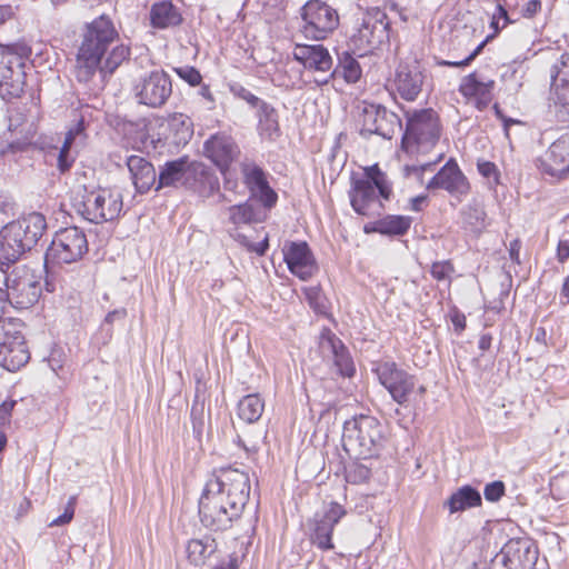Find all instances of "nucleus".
<instances>
[{
    "instance_id": "f257e3e1",
    "label": "nucleus",
    "mask_w": 569,
    "mask_h": 569,
    "mask_svg": "<svg viewBox=\"0 0 569 569\" xmlns=\"http://www.w3.org/2000/svg\"><path fill=\"white\" fill-rule=\"evenodd\" d=\"M248 473L236 468H222L207 482L199 500L202 525L211 530H223L238 519L250 495Z\"/></svg>"
},
{
    "instance_id": "f03ea898",
    "label": "nucleus",
    "mask_w": 569,
    "mask_h": 569,
    "mask_svg": "<svg viewBox=\"0 0 569 569\" xmlns=\"http://www.w3.org/2000/svg\"><path fill=\"white\" fill-rule=\"evenodd\" d=\"M118 37L112 21L104 14L86 26L74 64V76L79 82L88 83L98 72L111 74L129 58L128 46H112Z\"/></svg>"
},
{
    "instance_id": "7ed1b4c3",
    "label": "nucleus",
    "mask_w": 569,
    "mask_h": 569,
    "mask_svg": "<svg viewBox=\"0 0 569 569\" xmlns=\"http://www.w3.org/2000/svg\"><path fill=\"white\" fill-rule=\"evenodd\" d=\"M406 118L407 124L402 137V149L418 163L406 164L403 171L407 177H415L420 180L425 171L431 170L432 166L442 159L443 153L440 152L433 161L422 160L439 141L441 126L433 109H409L406 112Z\"/></svg>"
},
{
    "instance_id": "20e7f679",
    "label": "nucleus",
    "mask_w": 569,
    "mask_h": 569,
    "mask_svg": "<svg viewBox=\"0 0 569 569\" xmlns=\"http://www.w3.org/2000/svg\"><path fill=\"white\" fill-rule=\"evenodd\" d=\"M386 440L385 428L373 416L359 415L343 425L342 446L356 459L377 457Z\"/></svg>"
},
{
    "instance_id": "39448f33",
    "label": "nucleus",
    "mask_w": 569,
    "mask_h": 569,
    "mask_svg": "<svg viewBox=\"0 0 569 569\" xmlns=\"http://www.w3.org/2000/svg\"><path fill=\"white\" fill-rule=\"evenodd\" d=\"M391 186L378 164L363 168L362 174L351 177L349 198L352 209L361 216H372L382 209L381 199L388 200Z\"/></svg>"
},
{
    "instance_id": "423d86ee",
    "label": "nucleus",
    "mask_w": 569,
    "mask_h": 569,
    "mask_svg": "<svg viewBox=\"0 0 569 569\" xmlns=\"http://www.w3.org/2000/svg\"><path fill=\"white\" fill-rule=\"evenodd\" d=\"M72 208L83 219L92 223H103L119 218L122 208V194L111 188L86 187L78 189L71 199Z\"/></svg>"
},
{
    "instance_id": "0eeeda50",
    "label": "nucleus",
    "mask_w": 569,
    "mask_h": 569,
    "mask_svg": "<svg viewBox=\"0 0 569 569\" xmlns=\"http://www.w3.org/2000/svg\"><path fill=\"white\" fill-rule=\"evenodd\" d=\"M31 49L26 43L7 46L0 52V97L10 103L19 98L24 83V61Z\"/></svg>"
},
{
    "instance_id": "6e6552de",
    "label": "nucleus",
    "mask_w": 569,
    "mask_h": 569,
    "mask_svg": "<svg viewBox=\"0 0 569 569\" xmlns=\"http://www.w3.org/2000/svg\"><path fill=\"white\" fill-rule=\"evenodd\" d=\"M0 283L8 292V303L18 309L30 308L41 295L39 277L24 266L10 271L0 268Z\"/></svg>"
},
{
    "instance_id": "1a4fd4ad",
    "label": "nucleus",
    "mask_w": 569,
    "mask_h": 569,
    "mask_svg": "<svg viewBox=\"0 0 569 569\" xmlns=\"http://www.w3.org/2000/svg\"><path fill=\"white\" fill-rule=\"evenodd\" d=\"M88 251L84 232L78 227H68L56 232L44 254L46 267L70 264L80 260Z\"/></svg>"
},
{
    "instance_id": "9d476101",
    "label": "nucleus",
    "mask_w": 569,
    "mask_h": 569,
    "mask_svg": "<svg viewBox=\"0 0 569 569\" xmlns=\"http://www.w3.org/2000/svg\"><path fill=\"white\" fill-rule=\"evenodd\" d=\"M29 358L22 323L12 318L0 321V366L13 372L23 367Z\"/></svg>"
},
{
    "instance_id": "9b49d317",
    "label": "nucleus",
    "mask_w": 569,
    "mask_h": 569,
    "mask_svg": "<svg viewBox=\"0 0 569 569\" xmlns=\"http://www.w3.org/2000/svg\"><path fill=\"white\" fill-rule=\"evenodd\" d=\"M301 32L306 38L321 40L339 24L338 12L320 0H309L300 10Z\"/></svg>"
},
{
    "instance_id": "f8f14e48",
    "label": "nucleus",
    "mask_w": 569,
    "mask_h": 569,
    "mask_svg": "<svg viewBox=\"0 0 569 569\" xmlns=\"http://www.w3.org/2000/svg\"><path fill=\"white\" fill-rule=\"evenodd\" d=\"M375 371L379 382L389 391L397 403L402 406L409 401L417 386L416 378L412 375L389 361L379 363Z\"/></svg>"
},
{
    "instance_id": "ddd939ff",
    "label": "nucleus",
    "mask_w": 569,
    "mask_h": 569,
    "mask_svg": "<svg viewBox=\"0 0 569 569\" xmlns=\"http://www.w3.org/2000/svg\"><path fill=\"white\" fill-rule=\"evenodd\" d=\"M346 515V509L338 502H330L322 513H316L310 522V540L321 550L333 549L331 540L335 526Z\"/></svg>"
},
{
    "instance_id": "4468645a",
    "label": "nucleus",
    "mask_w": 569,
    "mask_h": 569,
    "mask_svg": "<svg viewBox=\"0 0 569 569\" xmlns=\"http://www.w3.org/2000/svg\"><path fill=\"white\" fill-rule=\"evenodd\" d=\"M539 170L558 180L569 176V130L553 141L538 160Z\"/></svg>"
},
{
    "instance_id": "2eb2a0df",
    "label": "nucleus",
    "mask_w": 569,
    "mask_h": 569,
    "mask_svg": "<svg viewBox=\"0 0 569 569\" xmlns=\"http://www.w3.org/2000/svg\"><path fill=\"white\" fill-rule=\"evenodd\" d=\"M288 269L301 280H308L317 271L316 259L305 241H287L282 247Z\"/></svg>"
},
{
    "instance_id": "dca6fc26",
    "label": "nucleus",
    "mask_w": 569,
    "mask_h": 569,
    "mask_svg": "<svg viewBox=\"0 0 569 569\" xmlns=\"http://www.w3.org/2000/svg\"><path fill=\"white\" fill-rule=\"evenodd\" d=\"M203 149L206 157L219 168L227 179L231 163L240 154L234 140L226 133L213 134L204 142Z\"/></svg>"
},
{
    "instance_id": "f3484780",
    "label": "nucleus",
    "mask_w": 569,
    "mask_h": 569,
    "mask_svg": "<svg viewBox=\"0 0 569 569\" xmlns=\"http://www.w3.org/2000/svg\"><path fill=\"white\" fill-rule=\"evenodd\" d=\"M428 189H443L455 197L466 196L470 184L459 169L457 162L450 159L431 180L427 183Z\"/></svg>"
},
{
    "instance_id": "a211bd4d",
    "label": "nucleus",
    "mask_w": 569,
    "mask_h": 569,
    "mask_svg": "<svg viewBox=\"0 0 569 569\" xmlns=\"http://www.w3.org/2000/svg\"><path fill=\"white\" fill-rule=\"evenodd\" d=\"M500 557L508 569H533L538 551L528 540L512 539L503 546Z\"/></svg>"
},
{
    "instance_id": "6ab92c4d",
    "label": "nucleus",
    "mask_w": 569,
    "mask_h": 569,
    "mask_svg": "<svg viewBox=\"0 0 569 569\" xmlns=\"http://www.w3.org/2000/svg\"><path fill=\"white\" fill-rule=\"evenodd\" d=\"M363 129L385 139H391L401 131L402 122L400 116L391 109H363Z\"/></svg>"
},
{
    "instance_id": "aec40b11",
    "label": "nucleus",
    "mask_w": 569,
    "mask_h": 569,
    "mask_svg": "<svg viewBox=\"0 0 569 569\" xmlns=\"http://www.w3.org/2000/svg\"><path fill=\"white\" fill-rule=\"evenodd\" d=\"M171 94V80L163 71H153L143 80L137 96L139 103L161 107Z\"/></svg>"
},
{
    "instance_id": "412c9836",
    "label": "nucleus",
    "mask_w": 569,
    "mask_h": 569,
    "mask_svg": "<svg viewBox=\"0 0 569 569\" xmlns=\"http://www.w3.org/2000/svg\"><path fill=\"white\" fill-rule=\"evenodd\" d=\"M241 171L246 186L252 196L267 208H272L277 200V193L270 188L263 170L253 162L244 161L241 163Z\"/></svg>"
},
{
    "instance_id": "4be33fe9",
    "label": "nucleus",
    "mask_w": 569,
    "mask_h": 569,
    "mask_svg": "<svg viewBox=\"0 0 569 569\" xmlns=\"http://www.w3.org/2000/svg\"><path fill=\"white\" fill-rule=\"evenodd\" d=\"M389 21L387 16L380 11L365 17L361 27L358 30L357 41L360 44L375 48L388 39Z\"/></svg>"
},
{
    "instance_id": "5701e85b",
    "label": "nucleus",
    "mask_w": 569,
    "mask_h": 569,
    "mask_svg": "<svg viewBox=\"0 0 569 569\" xmlns=\"http://www.w3.org/2000/svg\"><path fill=\"white\" fill-rule=\"evenodd\" d=\"M193 162L188 157L166 162L159 170V180L157 190L166 187L178 188L184 186L193 174Z\"/></svg>"
},
{
    "instance_id": "b1692460",
    "label": "nucleus",
    "mask_w": 569,
    "mask_h": 569,
    "mask_svg": "<svg viewBox=\"0 0 569 569\" xmlns=\"http://www.w3.org/2000/svg\"><path fill=\"white\" fill-rule=\"evenodd\" d=\"M319 346L325 356L332 358L335 366L342 376L351 377L353 375V362L340 339L326 330L321 333Z\"/></svg>"
},
{
    "instance_id": "393cba45",
    "label": "nucleus",
    "mask_w": 569,
    "mask_h": 569,
    "mask_svg": "<svg viewBox=\"0 0 569 569\" xmlns=\"http://www.w3.org/2000/svg\"><path fill=\"white\" fill-rule=\"evenodd\" d=\"M293 58L307 69L329 71L332 68V58L321 44H297L293 49Z\"/></svg>"
},
{
    "instance_id": "a878e982",
    "label": "nucleus",
    "mask_w": 569,
    "mask_h": 569,
    "mask_svg": "<svg viewBox=\"0 0 569 569\" xmlns=\"http://www.w3.org/2000/svg\"><path fill=\"white\" fill-rule=\"evenodd\" d=\"M10 224L30 250L38 243L47 229L46 218L39 212H31L10 222Z\"/></svg>"
},
{
    "instance_id": "bb28decb",
    "label": "nucleus",
    "mask_w": 569,
    "mask_h": 569,
    "mask_svg": "<svg viewBox=\"0 0 569 569\" xmlns=\"http://www.w3.org/2000/svg\"><path fill=\"white\" fill-rule=\"evenodd\" d=\"M30 250L20 238L14 228L8 223L0 231V266L17 261L26 251Z\"/></svg>"
},
{
    "instance_id": "cd10ccee",
    "label": "nucleus",
    "mask_w": 569,
    "mask_h": 569,
    "mask_svg": "<svg viewBox=\"0 0 569 569\" xmlns=\"http://www.w3.org/2000/svg\"><path fill=\"white\" fill-rule=\"evenodd\" d=\"M423 83L422 72L417 66H400L396 77V87L399 96L408 101H415Z\"/></svg>"
},
{
    "instance_id": "c85d7f7f",
    "label": "nucleus",
    "mask_w": 569,
    "mask_h": 569,
    "mask_svg": "<svg viewBox=\"0 0 569 569\" xmlns=\"http://www.w3.org/2000/svg\"><path fill=\"white\" fill-rule=\"evenodd\" d=\"M551 93L557 97L556 104L569 107V53L561 54L559 61L551 67Z\"/></svg>"
},
{
    "instance_id": "c756f323",
    "label": "nucleus",
    "mask_w": 569,
    "mask_h": 569,
    "mask_svg": "<svg viewBox=\"0 0 569 569\" xmlns=\"http://www.w3.org/2000/svg\"><path fill=\"white\" fill-rule=\"evenodd\" d=\"M127 166L138 192L144 193L154 184L157 173L147 159L133 154L127 159Z\"/></svg>"
},
{
    "instance_id": "7c9ffc66",
    "label": "nucleus",
    "mask_w": 569,
    "mask_h": 569,
    "mask_svg": "<svg viewBox=\"0 0 569 569\" xmlns=\"http://www.w3.org/2000/svg\"><path fill=\"white\" fill-rule=\"evenodd\" d=\"M493 88V80L481 82L477 80L476 73H470L463 78L460 92L469 99V102H475L476 107H488L492 101Z\"/></svg>"
},
{
    "instance_id": "2f4dec72",
    "label": "nucleus",
    "mask_w": 569,
    "mask_h": 569,
    "mask_svg": "<svg viewBox=\"0 0 569 569\" xmlns=\"http://www.w3.org/2000/svg\"><path fill=\"white\" fill-rule=\"evenodd\" d=\"M182 17L179 10L170 1H161L152 4L150 22L153 28L167 29L179 26Z\"/></svg>"
},
{
    "instance_id": "473e14b6",
    "label": "nucleus",
    "mask_w": 569,
    "mask_h": 569,
    "mask_svg": "<svg viewBox=\"0 0 569 569\" xmlns=\"http://www.w3.org/2000/svg\"><path fill=\"white\" fill-rule=\"evenodd\" d=\"M217 543L210 536L191 539L188 541L186 551L187 557L194 566H202L216 552Z\"/></svg>"
},
{
    "instance_id": "72a5a7b5",
    "label": "nucleus",
    "mask_w": 569,
    "mask_h": 569,
    "mask_svg": "<svg viewBox=\"0 0 569 569\" xmlns=\"http://www.w3.org/2000/svg\"><path fill=\"white\" fill-rule=\"evenodd\" d=\"M481 503V496L478 490L470 486H463L453 492L447 501L450 513L477 507Z\"/></svg>"
},
{
    "instance_id": "f704fd0d",
    "label": "nucleus",
    "mask_w": 569,
    "mask_h": 569,
    "mask_svg": "<svg viewBox=\"0 0 569 569\" xmlns=\"http://www.w3.org/2000/svg\"><path fill=\"white\" fill-rule=\"evenodd\" d=\"M264 410V401L257 393L244 396L238 403V417L247 422L253 423L258 421Z\"/></svg>"
},
{
    "instance_id": "c9c22d12",
    "label": "nucleus",
    "mask_w": 569,
    "mask_h": 569,
    "mask_svg": "<svg viewBox=\"0 0 569 569\" xmlns=\"http://www.w3.org/2000/svg\"><path fill=\"white\" fill-rule=\"evenodd\" d=\"M411 226V218L406 216H387L375 223L373 230L386 236H402Z\"/></svg>"
},
{
    "instance_id": "e433bc0d",
    "label": "nucleus",
    "mask_w": 569,
    "mask_h": 569,
    "mask_svg": "<svg viewBox=\"0 0 569 569\" xmlns=\"http://www.w3.org/2000/svg\"><path fill=\"white\" fill-rule=\"evenodd\" d=\"M228 212V221L233 224V229L230 230V236L232 233H240L238 231L239 227L243 224H250L256 221L254 218V209L252 204L244 202L240 204L230 206L227 209Z\"/></svg>"
},
{
    "instance_id": "4c0bfd02",
    "label": "nucleus",
    "mask_w": 569,
    "mask_h": 569,
    "mask_svg": "<svg viewBox=\"0 0 569 569\" xmlns=\"http://www.w3.org/2000/svg\"><path fill=\"white\" fill-rule=\"evenodd\" d=\"M333 74H341L347 82L355 83L361 77V67L348 51H343L338 54V64Z\"/></svg>"
},
{
    "instance_id": "58836bf2",
    "label": "nucleus",
    "mask_w": 569,
    "mask_h": 569,
    "mask_svg": "<svg viewBox=\"0 0 569 569\" xmlns=\"http://www.w3.org/2000/svg\"><path fill=\"white\" fill-rule=\"evenodd\" d=\"M168 127L174 133L178 143H186L192 137V121L184 113H173L168 120Z\"/></svg>"
},
{
    "instance_id": "ea45409f",
    "label": "nucleus",
    "mask_w": 569,
    "mask_h": 569,
    "mask_svg": "<svg viewBox=\"0 0 569 569\" xmlns=\"http://www.w3.org/2000/svg\"><path fill=\"white\" fill-rule=\"evenodd\" d=\"M491 27L495 29V33L492 36H488L467 57H465L463 59H460V60H452V61L451 60H440V61H438V64L447 66V67H457V68L469 66L471 63V61H473L475 58L482 51L486 43L498 33L500 28H499V21L497 19L496 13L492 14Z\"/></svg>"
},
{
    "instance_id": "a19ab883",
    "label": "nucleus",
    "mask_w": 569,
    "mask_h": 569,
    "mask_svg": "<svg viewBox=\"0 0 569 569\" xmlns=\"http://www.w3.org/2000/svg\"><path fill=\"white\" fill-rule=\"evenodd\" d=\"M345 473L346 480L349 483L360 485L367 482L370 479L371 467L362 462L352 461L347 465Z\"/></svg>"
},
{
    "instance_id": "79ce46f5",
    "label": "nucleus",
    "mask_w": 569,
    "mask_h": 569,
    "mask_svg": "<svg viewBox=\"0 0 569 569\" xmlns=\"http://www.w3.org/2000/svg\"><path fill=\"white\" fill-rule=\"evenodd\" d=\"M477 168L478 172L488 180L491 187H496L500 183V171L493 162L478 160Z\"/></svg>"
},
{
    "instance_id": "37998d69",
    "label": "nucleus",
    "mask_w": 569,
    "mask_h": 569,
    "mask_svg": "<svg viewBox=\"0 0 569 569\" xmlns=\"http://www.w3.org/2000/svg\"><path fill=\"white\" fill-rule=\"evenodd\" d=\"M455 271L452 263L448 260L433 262L431 266V276L438 281L451 282V276Z\"/></svg>"
},
{
    "instance_id": "c03bdc74",
    "label": "nucleus",
    "mask_w": 569,
    "mask_h": 569,
    "mask_svg": "<svg viewBox=\"0 0 569 569\" xmlns=\"http://www.w3.org/2000/svg\"><path fill=\"white\" fill-rule=\"evenodd\" d=\"M274 109L264 112V119L260 118L259 129L263 137L272 139L278 132V123L273 114Z\"/></svg>"
},
{
    "instance_id": "a18cd8bd",
    "label": "nucleus",
    "mask_w": 569,
    "mask_h": 569,
    "mask_svg": "<svg viewBox=\"0 0 569 569\" xmlns=\"http://www.w3.org/2000/svg\"><path fill=\"white\" fill-rule=\"evenodd\" d=\"M174 70L177 72V74L181 79L187 81L190 86H193V87L198 86L202 80L200 72L194 67L184 66V67L176 68Z\"/></svg>"
},
{
    "instance_id": "49530a36",
    "label": "nucleus",
    "mask_w": 569,
    "mask_h": 569,
    "mask_svg": "<svg viewBox=\"0 0 569 569\" xmlns=\"http://www.w3.org/2000/svg\"><path fill=\"white\" fill-rule=\"evenodd\" d=\"M74 505H76V497H70L68 500V503L64 508V511L61 516L54 518L50 523L49 527H61L67 523H69L74 516Z\"/></svg>"
},
{
    "instance_id": "de8ad7c7",
    "label": "nucleus",
    "mask_w": 569,
    "mask_h": 569,
    "mask_svg": "<svg viewBox=\"0 0 569 569\" xmlns=\"http://www.w3.org/2000/svg\"><path fill=\"white\" fill-rule=\"evenodd\" d=\"M505 493L502 481H493L485 487L483 495L488 501H498Z\"/></svg>"
},
{
    "instance_id": "09e8293b",
    "label": "nucleus",
    "mask_w": 569,
    "mask_h": 569,
    "mask_svg": "<svg viewBox=\"0 0 569 569\" xmlns=\"http://www.w3.org/2000/svg\"><path fill=\"white\" fill-rule=\"evenodd\" d=\"M232 238H234L242 246L248 247L250 250L257 252L260 256L264 254V252L269 246L268 238H264L263 241H261L257 244L250 243L249 240L247 239V237L241 233H232Z\"/></svg>"
},
{
    "instance_id": "8fccbe9b",
    "label": "nucleus",
    "mask_w": 569,
    "mask_h": 569,
    "mask_svg": "<svg viewBox=\"0 0 569 569\" xmlns=\"http://www.w3.org/2000/svg\"><path fill=\"white\" fill-rule=\"evenodd\" d=\"M16 405L17 401L12 399L4 400L0 405V428L10 425L12 411Z\"/></svg>"
},
{
    "instance_id": "3c124183",
    "label": "nucleus",
    "mask_w": 569,
    "mask_h": 569,
    "mask_svg": "<svg viewBox=\"0 0 569 569\" xmlns=\"http://www.w3.org/2000/svg\"><path fill=\"white\" fill-rule=\"evenodd\" d=\"M74 162V157L71 156L70 149L61 147L58 154V169L61 172L68 171L72 163Z\"/></svg>"
},
{
    "instance_id": "603ef678",
    "label": "nucleus",
    "mask_w": 569,
    "mask_h": 569,
    "mask_svg": "<svg viewBox=\"0 0 569 569\" xmlns=\"http://www.w3.org/2000/svg\"><path fill=\"white\" fill-rule=\"evenodd\" d=\"M569 258V231L563 233L558 242L557 259L565 262Z\"/></svg>"
},
{
    "instance_id": "864d4df0",
    "label": "nucleus",
    "mask_w": 569,
    "mask_h": 569,
    "mask_svg": "<svg viewBox=\"0 0 569 569\" xmlns=\"http://www.w3.org/2000/svg\"><path fill=\"white\" fill-rule=\"evenodd\" d=\"M541 10L540 0H530L521 9V13L525 18L531 19Z\"/></svg>"
},
{
    "instance_id": "5fc2aeb1",
    "label": "nucleus",
    "mask_w": 569,
    "mask_h": 569,
    "mask_svg": "<svg viewBox=\"0 0 569 569\" xmlns=\"http://www.w3.org/2000/svg\"><path fill=\"white\" fill-rule=\"evenodd\" d=\"M493 110H495V114L497 116V118H499L502 121L503 129H505V134H506L507 138H509V130H510V127L512 124H525V122H522L519 119H513V118L506 117L502 113L501 109H493Z\"/></svg>"
},
{
    "instance_id": "6e6d98bb",
    "label": "nucleus",
    "mask_w": 569,
    "mask_h": 569,
    "mask_svg": "<svg viewBox=\"0 0 569 569\" xmlns=\"http://www.w3.org/2000/svg\"><path fill=\"white\" fill-rule=\"evenodd\" d=\"M468 217L476 219L475 223L470 222L475 229L480 230V229L485 228V212L482 209H479V208L470 209Z\"/></svg>"
},
{
    "instance_id": "4d7b16f0",
    "label": "nucleus",
    "mask_w": 569,
    "mask_h": 569,
    "mask_svg": "<svg viewBox=\"0 0 569 569\" xmlns=\"http://www.w3.org/2000/svg\"><path fill=\"white\" fill-rule=\"evenodd\" d=\"M237 96H239L242 100L248 102L251 106H257L259 102V98L252 94L249 90L240 87L234 91Z\"/></svg>"
},
{
    "instance_id": "13d9d810",
    "label": "nucleus",
    "mask_w": 569,
    "mask_h": 569,
    "mask_svg": "<svg viewBox=\"0 0 569 569\" xmlns=\"http://www.w3.org/2000/svg\"><path fill=\"white\" fill-rule=\"evenodd\" d=\"M495 13L497 14V19H503L502 28H505L509 23L515 22L513 20L510 19L506 8L500 2H498V4H497Z\"/></svg>"
},
{
    "instance_id": "bf43d9fd",
    "label": "nucleus",
    "mask_w": 569,
    "mask_h": 569,
    "mask_svg": "<svg viewBox=\"0 0 569 569\" xmlns=\"http://www.w3.org/2000/svg\"><path fill=\"white\" fill-rule=\"evenodd\" d=\"M560 303L569 305V274L565 278L560 290Z\"/></svg>"
},
{
    "instance_id": "052dcab7",
    "label": "nucleus",
    "mask_w": 569,
    "mask_h": 569,
    "mask_svg": "<svg viewBox=\"0 0 569 569\" xmlns=\"http://www.w3.org/2000/svg\"><path fill=\"white\" fill-rule=\"evenodd\" d=\"M14 12L11 6H0V26L13 17Z\"/></svg>"
},
{
    "instance_id": "680f3d73",
    "label": "nucleus",
    "mask_w": 569,
    "mask_h": 569,
    "mask_svg": "<svg viewBox=\"0 0 569 569\" xmlns=\"http://www.w3.org/2000/svg\"><path fill=\"white\" fill-rule=\"evenodd\" d=\"M519 251H520V242L518 240H513L510 243V248H509L510 259L516 262H519Z\"/></svg>"
},
{
    "instance_id": "e2e57ef3",
    "label": "nucleus",
    "mask_w": 569,
    "mask_h": 569,
    "mask_svg": "<svg viewBox=\"0 0 569 569\" xmlns=\"http://www.w3.org/2000/svg\"><path fill=\"white\" fill-rule=\"evenodd\" d=\"M8 305V292H6L2 283H0V321H2V315L4 312V308Z\"/></svg>"
},
{
    "instance_id": "0e129e2a",
    "label": "nucleus",
    "mask_w": 569,
    "mask_h": 569,
    "mask_svg": "<svg viewBox=\"0 0 569 569\" xmlns=\"http://www.w3.org/2000/svg\"><path fill=\"white\" fill-rule=\"evenodd\" d=\"M305 293H306V298L308 299L309 303L312 307H316L315 301L319 296L318 289L317 288H307V289H305Z\"/></svg>"
},
{
    "instance_id": "69168bd1",
    "label": "nucleus",
    "mask_w": 569,
    "mask_h": 569,
    "mask_svg": "<svg viewBox=\"0 0 569 569\" xmlns=\"http://www.w3.org/2000/svg\"><path fill=\"white\" fill-rule=\"evenodd\" d=\"M491 340H492V338H491V336H490V335H488V333L482 335V336L479 338V342H478L479 348H480L481 350H483V351H485V350H488V349L490 348V346H491Z\"/></svg>"
},
{
    "instance_id": "338daca9",
    "label": "nucleus",
    "mask_w": 569,
    "mask_h": 569,
    "mask_svg": "<svg viewBox=\"0 0 569 569\" xmlns=\"http://www.w3.org/2000/svg\"><path fill=\"white\" fill-rule=\"evenodd\" d=\"M214 569H238V561L236 557H230L227 562H222Z\"/></svg>"
},
{
    "instance_id": "774afa93",
    "label": "nucleus",
    "mask_w": 569,
    "mask_h": 569,
    "mask_svg": "<svg viewBox=\"0 0 569 569\" xmlns=\"http://www.w3.org/2000/svg\"><path fill=\"white\" fill-rule=\"evenodd\" d=\"M191 418H192V426H193L194 432L200 435L202 432L203 423H202L201 419L196 418V408H192V410H191Z\"/></svg>"
}]
</instances>
